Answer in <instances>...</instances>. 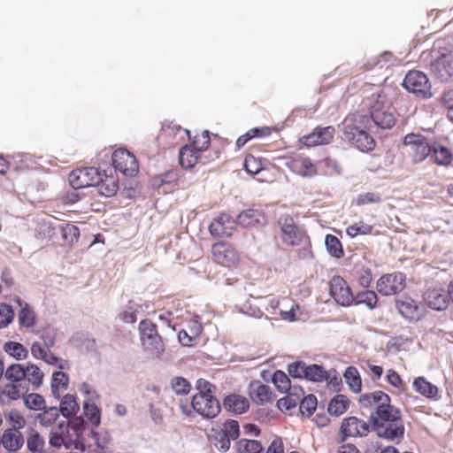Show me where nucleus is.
<instances>
[{
    "instance_id": "obj_1",
    "label": "nucleus",
    "mask_w": 453,
    "mask_h": 453,
    "mask_svg": "<svg viewBox=\"0 0 453 453\" xmlns=\"http://www.w3.org/2000/svg\"><path fill=\"white\" fill-rule=\"evenodd\" d=\"M371 127V119L368 115L360 112L349 114L342 121V133L345 139L364 152L375 148V141L368 134Z\"/></svg>"
},
{
    "instance_id": "obj_2",
    "label": "nucleus",
    "mask_w": 453,
    "mask_h": 453,
    "mask_svg": "<svg viewBox=\"0 0 453 453\" xmlns=\"http://www.w3.org/2000/svg\"><path fill=\"white\" fill-rule=\"evenodd\" d=\"M359 403L365 408H375L370 415V421L372 424L380 423L381 428L386 421L403 422L401 411L391 404L390 397L382 391L362 394Z\"/></svg>"
},
{
    "instance_id": "obj_3",
    "label": "nucleus",
    "mask_w": 453,
    "mask_h": 453,
    "mask_svg": "<svg viewBox=\"0 0 453 453\" xmlns=\"http://www.w3.org/2000/svg\"><path fill=\"white\" fill-rule=\"evenodd\" d=\"M371 125L382 129H390L395 124V118L391 111L392 103L385 90L380 89L373 93L368 104Z\"/></svg>"
},
{
    "instance_id": "obj_4",
    "label": "nucleus",
    "mask_w": 453,
    "mask_h": 453,
    "mask_svg": "<svg viewBox=\"0 0 453 453\" xmlns=\"http://www.w3.org/2000/svg\"><path fill=\"white\" fill-rule=\"evenodd\" d=\"M277 225L280 228V238L284 245L296 247L310 243L307 232L295 221L291 215H281L277 220Z\"/></svg>"
},
{
    "instance_id": "obj_5",
    "label": "nucleus",
    "mask_w": 453,
    "mask_h": 453,
    "mask_svg": "<svg viewBox=\"0 0 453 453\" xmlns=\"http://www.w3.org/2000/svg\"><path fill=\"white\" fill-rule=\"evenodd\" d=\"M407 149V157L413 165L424 162L431 154V145L426 137L420 134H407L403 140Z\"/></svg>"
},
{
    "instance_id": "obj_6",
    "label": "nucleus",
    "mask_w": 453,
    "mask_h": 453,
    "mask_svg": "<svg viewBox=\"0 0 453 453\" xmlns=\"http://www.w3.org/2000/svg\"><path fill=\"white\" fill-rule=\"evenodd\" d=\"M211 259L216 264L227 268L235 267L241 259L240 253L229 242L219 241L211 247Z\"/></svg>"
},
{
    "instance_id": "obj_7",
    "label": "nucleus",
    "mask_w": 453,
    "mask_h": 453,
    "mask_svg": "<svg viewBox=\"0 0 453 453\" xmlns=\"http://www.w3.org/2000/svg\"><path fill=\"white\" fill-rule=\"evenodd\" d=\"M403 87L421 98H430L433 95L427 76L420 71H410L403 82Z\"/></svg>"
},
{
    "instance_id": "obj_8",
    "label": "nucleus",
    "mask_w": 453,
    "mask_h": 453,
    "mask_svg": "<svg viewBox=\"0 0 453 453\" xmlns=\"http://www.w3.org/2000/svg\"><path fill=\"white\" fill-rule=\"evenodd\" d=\"M68 180L73 188L79 189L98 184L102 173L96 167L79 168L70 173Z\"/></svg>"
},
{
    "instance_id": "obj_9",
    "label": "nucleus",
    "mask_w": 453,
    "mask_h": 453,
    "mask_svg": "<svg viewBox=\"0 0 453 453\" xmlns=\"http://www.w3.org/2000/svg\"><path fill=\"white\" fill-rule=\"evenodd\" d=\"M329 294L342 306H350L354 303L351 288L346 280L340 275H335L330 280Z\"/></svg>"
},
{
    "instance_id": "obj_10",
    "label": "nucleus",
    "mask_w": 453,
    "mask_h": 453,
    "mask_svg": "<svg viewBox=\"0 0 453 453\" xmlns=\"http://www.w3.org/2000/svg\"><path fill=\"white\" fill-rule=\"evenodd\" d=\"M112 164L116 170L125 176H134L139 171V164L130 151L126 149L116 150L111 156Z\"/></svg>"
},
{
    "instance_id": "obj_11",
    "label": "nucleus",
    "mask_w": 453,
    "mask_h": 453,
    "mask_svg": "<svg viewBox=\"0 0 453 453\" xmlns=\"http://www.w3.org/2000/svg\"><path fill=\"white\" fill-rule=\"evenodd\" d=\"M191 407L193 411L208 419L217 417L221 410L220 403L214 395H195L191 401Z\"/></svg>"
},
{
    "instance_id": "obj_12",
    "label": "nucleus",
    "mask_w": 453,
    "mask_h": 453,
    "mask_svg": "<svg viewBox=\"0 0 453 453\" xmlns=\"http://www.w3.org/2000/svg\"><path fill=\"white\" fill-rule=\"evenodd\" d=\"M370 431V425L366 421L351 416L343 418L340 426L341 441H344L349 437H364Z\"/></svg>"
},
{
    "instance_id": "obj_13",
    "label": "nucleus",
    "mask_w": 453,
    "mask_h": 453,
    "mask_svg": "<svg viewBox=\"0 0 453 453\" xmlns=\"http://www.w3.org/2000/svg\"><path fill=\"white\" fill-rule=\"evenodd\" d=\"M405 286V276L402 273H393L382 275L376 283L377 291L383 296L396 295Z\"/></svg>"
},
{
    "instance_id": "obj_14",
    "label": "nucleus",
    "mask_w": 453,
    "mask_h": 453,
    "mask_svg": "<svg viewBox=\"0 0 453 453\" xmlns=\"http://www.w3.org/2000/svg\"><path fill=\"white\" fill-rule=\"evenodd\" d=\"M285 165L294 173L302 177H313L317 174V166L311 158L303 154H294L288 157Z\"/></svg>"
},
{
    "instance_id": "obj_15",
    "label": "nucleus",
    "mask_w": 453,
    "mask_h": 453,
    "mask_svg": "<svg viewBox=\"0 0 453 453\" xmlns=\"http://www.w3.org/2000/svg\"><path fill=\"white\" fill-rule=\"evenodd\" d=\"M237 224L231 215L223 212L214 218L209 225V232L211 235L217 238L231 237Z\"/></svg>"
},
{
    "instance_id": "obj_16",
    "label": "nucleus",
    "mask_w": 453,
    "mask_h": 453,
    "mask_svg": "<svg viewBox=\"0 0 453 453\" xmlns=\"http://www.w3.org/2000/svg\"><path fill=\"white\" fill-rule=\"evenodd\" d=\"M381 424H372L373 430L376 432L378 437L386 439L388 441H394L395 439L400 440L404 435V425L403 422H392L386 421L381 428Z\"/></svg>"
},
{
    "instance_id": "obj_17",
    "label": "nucleus",
    "mask_w": 453,
    "mask_h": 453,
    "mask_svg": "<svg viewBox=\"0 0 453 453\" xmlns=\"http://www.w3.org/2000/svg\"><path fill=\"white\" fill-rule=\"evenodd\" d=\"M236 221L245 228L262 226L266 223V216L260 209L249 208L238 214Z\"/></svg>"
},
{
    "instance_id": "obj_18",
    "label": "nucleus",
    "mask_w": 453,
    "mask_h": 453,
    "mask_svg": "<svg viewBox=\"0 0 453 453\" xmlns=\"http://www.w3.org/2000/svg\"><path fill=\"white\" fill-rule=\"evenodd\" d=\"M424 302L433 310L443 311L449 303V293L442 288H430L424 294Z\"/></svg>"
},
{
    "instance_id": "obj_19",
    "label": "nucleus",
    "mask_w": 453,
    "mask_h": 453,
    "mask_svg": "<svg viewBox=\"0 0 453 453\" xmlns=\"http://www.w3.org/2000/svg\"><path fill=\"white\" fill-rule=\"evenodd\" d=\"M334 128L331 126L317 127L307 135L303 136L302 141L308 147L328 144L334 137Z\"/></svg>"
},
{
    "instance_id": "obj_20",
    "label": "nucleus",
    "mask_w": 453,
    "mask_h": 453,
    "mask_svg": "<svg viewBox=\"0 0 453 453\" xmlns=\"http://www.w3.org/2000/svg\"><path fill=\"white\" fill-rule=\"evenodd\" d=\"M431 72L441 81H448L453 76L451 57L441 55L431 63Z\"/></svg>"
},
{
    "instance_id": "obj_21",
    "label": "nucleus",
    "mask_w": 453,
    "mask_h": 453,
    "mask_svg": "<svg viewBox=\"0 0 453 453\" xmlns=\"http://www.w3.org/2000/svg\"><path fill=\"white\" fill-rule=\"evenodd\" d=\"M25 443V439L20 431L16 429H5L0 435V445L11 452L19 450Z\"/></svg>"
},
{
    "instance_id": "obj_22",
    "label": "nucleus",
    "mask_w": 453,
    "mask_h": 453,
    "mask_svg": "<svg viewBox=\"0 0 453 453\" xmlns=\"http://www.w3.org/2000/svg\"><path fill=\"white\" fill-rule=\"evenodd\" d=\"M396 307L403 317L410 320H419L423 316L422 307L410 297L396 302Z\"/></svg>"
},
{
    "instance_id": "obj_23",
    "label": "nucleus",
    "mask_w": 453,
    "mask_h": 453,
    "mask_svg": "<svg viewBox=\"0 0 453 453\" xmlns=\"http://www.w3.org/2000/svg\"><path fill=\"white\" fill-rule=\"evenodd\" d=\"M28 390L27 385L7 383L0 386V403L9 404L12 401L24 396Z\"/></svg>"
},
{
    "instance_id": "obj_24",
    "label": "nucleus",
    "mask_w": 453,
    "mask_h": 453,
    "mask_svg": "<svg viewBox=\"0 0 453 453\" xmlns=\"http://www.w3.org/2000/svg\"><path fill=\"white\" fill-rule=\"evenodd\" d=\"M286 394L284 397L277 401V407L282 412L296 409L303 396L304 391L301 386H293L291 391Z\"/></svg>"
},
{
    "instance_id": "obj_25",
    "label": "nucleus",
    "mask_w": 453,
    "mask_h": 453,
    "mask_svg": "<svg viewBox=\"0 0 453 453\" xmlns=\"http://www.w3.org/2000/svg\"><path fill=\"white\" fill-rule=\"evenodd\" d=\"M15 303L20 308L18 313V322L20 327L30 328L36 324V314L34 309L19 297L15 298Z\"/></svg>"
},
{
    "instance_id": "obj_26",
    "label": "nucleus",
    "mask_w": 453,
    "mask_h": 453,
    "mask_svg": "<svg viewBox=\"0 0 453 453\" xmlns=\"http://www.w3.org/2000/svg\"><path fill=\"white\" fill-rule=\"evenodd\" d=\"M271 394L270 388L259 381H253L249 385L250 397L257 405L266 404L270 401Z\"/></svg>"
},
{
    "instance_id": "obj_27",
    "label": "nucleus",
    "mask_w": 453,
    "mask_h": 453,
    "mask_svg": "<svg viewBox=\"0 0 453 453\" xmlns=\"http://www.w3.org/2000/svg\"><path fill=\"white\" fill-rule=\"evenodd\" d=\"M223 406L234 414H242L248 411L250 403L246 397L233 394L224 398Z\"/></svg>"
},
{
    "instance_id": "obj_28",
    "label": "nucleus",
    "mask_w": 453,
    "mask_h": 453,
    "mask_svg": "<svg viewBox=\"0 0 453 453\" xmlns=\"http://www.w3.org/2000/svg\"><path fill=\"white\" fill-rule=\"evenodd\" d=\"M431 160L437 165L449 167L453 163L452 151L441 144L434 145L431 147Z\"/></svg>"
},
{
    "instance_id": "obj_29",
    "label": "nucleus",
    "mask_w": 453,
    "mask_h": 453,
    "mask_svg": "<svg viewBox=\"0 0 453 453\" xmlns=\"http://www.w3.org/2000/svg\"><path fill=\"white\" fill-rule=\"evenodd\" d=\"M293 378H304L313 382L328 380L330 372L326 370H288Z\"/></svg>"
},
{
    "instance_id": "obj_30",
    "label": "nucleus",
    "mask_w": 453,
    "mask_h": 453,
    "mask_svg": "<svg viewBox=\"0 0 453 453\" xmlns=\"http://www.w3.org/2000/svg\"><path fill=\"white\" fill-rule=\"evenodd\" d=\"M50 348H44L40 342H34L31 347L33 356L37 359L43 360L46 364L50 365H58V368H63V365L58 364L59 358L53 355Z\"/></svg>"
},
{
    "instance_id": "obj_31",
    "label": "nucleus",
    "mask_w": 453,
    "mask_h": 453,
    "mask_svg": "<svg viewBox=\"0 0 453 453\" xmlns=\"http://www.w3.org/2000/svg\"><path fill=\"white\" fill-rule=\"evenodd\" d=\"M200 157V153L190 145H184L179 152V161L183 168L190 169L194 167Z\"/></svg>"
},
{
    "instance_id": "obj_32",
    "label": "nucleus",
    "mask_w": 453,
    "mask_h": 453,
    "mask_svg": "<svg viewBox=\"0 0 453 453\" xmlns=\"http://www.w3.org/2000/svg\"><path fill=\"white\" fill-rule=\"evenodd\" d=\"M289 359V357H276L269 359L266 364L269 368H276L277 366H287V368H323L317 364L306 365V364L302 361L290 362Z\"/></svg>"
},
{
    "instance_id": "obj_33",
    "label": "nucleus",
    "mask_w": 453,
    "mask_h": 453,
    "mask_svg": "<svg viewBox=\"0 0 453 453\" xmlns=\"http://www.w3.org/2000/svg\"><path fill=\"white\" fill-rule=\"evenodd\" d=\"M412 386L416 392L430 399H434L439 392L438 388L426 380L424 377L416 378Z\"/></svg>"
},
{
    "instance_id": "obj_34",
    "label": "nucleus",
    "mask_w": 453,
    "mask_h": 453,
    "mask_svg": "<svg viewBox=\"0 0 453 453\" xmlns=\"http://www.w3.org/2000/svg\"><path fill=\"white\" fill-rule=\"evenodd\" d=\"M63 438L65 439V448L66 449H78L81 451L85 450L82 437L79 436L78 434H75L68 426H66L65 421L63 428Z\"/></svg>"
},
{
    "instance_id": "obj_35",
    "label": "nucleus",
    "mask_w": 453,
    "mask_h": 453,
    "mask_svg": "<svg viewBox=\"0 0 453 453\" xmlns=\"http://www.w3.org/2000/svg\"><path fill=\"white\" fill-rule=\"evenodd\" d=\"M349 406V401L344 395H336L329 402L327 412L331 416H341L347 411Z\"/></svg>"
},
{
    "instance_id": "obj_36",
    "label": "nucleus",
    "mask_w": 453,
    "mask_h": 453,
    "mask_svg": "<svg viewBox=\"0 0 453 453\" xmlns=\"http://www.w3.org/2000/svg\"><path fill=\"white\" fill-rule=\"evenodd\" d=\"M96 186L101 195L110 197L114 196L119 189V181L115 176L103 175L102 180Z\"/></svg>"
},
{
    "instance_id": "obj_37",
    "label": "nucleus",
    "mask_w": 453,
    "mask_h": 453,
    "mask_svg": "<svg viewBox=\"0 0 453 453\" xmlns=\"http://www.w3.org/2000/svg\"><path fill=\"white\" fill-rule=\"evenodd\" d=\"M26 442L31 453H42L45 446L44 438L34 428L28 430Z\"/></svg>"
},
{
    "instance_id": "obj_38",
    "label": "nucleus",
    "mask_w": 453,
    "mask_h": 453,
    "mask_svg": "<svg viewBox=\"0 0 453 453\" xmlns=\"http://www.w3.org/2000/svg\"><path fill=\"white\" fill-rule=\"evenodd\" d=\"M272 382L275 386L276 389L280 393L290 392L295 384L291 383V380L282 370H275L272 375Z\"/></svg>"
},
{
    "instance_id": "obj_39",
    "label": "nucleus",
    "mask_w": 453,
    "mask_h": 453,
    "mask_svg": "<svg viewBox=\"0 0 453 453\" xmlns=\"http://www.w3.org/2000/svg\"><path fill=\"white\" fill-rule=\"evenodd\" d=\"M143 349L153 357H159L165 351V346L160 335L141 341Z\"/></svg>"
},
{
    "instance_id": "obj_40",
    "label": "nucleus",
    "mask_w": 453,
    "mask_h": 453,
    "mask_svg": "<svg viewBox=\"0 0 453 453\" xmlns=\"http://www.w3.org/2000/svg\"><path fill=\"white\" fill-rule=\"evenodd\" d=\"M58 411L59 414L65 418H70L71 416L75 415L79 411V405L75 397L69 394L64 395L61 399Z\"/></svg>"
},
{
    "instance_id": "obj_41",
    "label": "nucleus",
    "mask_w": 453,
    "mask_h": 453,
    "mask_svg": "<svg viewBox=\"0 0 453 453\" xmlns=\"http://www.w3.org/2000/svg\"><path fill=\"white\" fill-rule=\"evenodd\" d=\"M298 406L299 412L302 417L310 418L318 406L317 397L312 394H310L306 396L303 395V396L300 399Z\"/></svg>"
},
{
    "instance_id": "obj_42",
    "label": "nucleus",
    "mask_w": 453,
    "mask_h": 453,
    "mask_svg": "<svg viewBox=\"0 0 453 453\" xmlns=\"http://www.w3.org/2000/svg\"><path fill=\"white\" fill-rule=\"evenodd\" d=\"M378 303L377 294L372 290H364L354 296L355 304H365L369 309H374Z\"/></svg>"
},
{
    "instance_id": "obj_43",
    "label": "nucleus",
    "mask_w": 453,
    "mask_h": 453,
    "mask_svg": "<svg viewBox=\"0 0 453 453\" xmlns=\"http://www.w3.org/2000/svg\"><path fill=\"white\" fill-rule=\"evenodd\" d=\"M325 243L328 253L332 257L341 258L344 256V250L342 242L336 236L330 234H326L325 238Z\"/></svg>"
},
{
    "instance_id": "obj_44",
    "label": "nucleus",
    "mask_w": 453,
    "mask_h": 453,
    "mask_svg": "<svg viewBox=\"0 0 453 453\" xmlns=\"http://www.w3.org/2000/svg\"><path fill=\"white\" fill-rule=\"evenodd\" d=\"M237 453H260L263 446L256 440L241 439L235 444Z\"/></svg>"
},
{
    "instance_id": "obj_45",
    "label": "nucleus",
    "mask_w": 453,
    "mask_h": 453,
    "mask_svg": "<svg viewBox=\"0 0 453 453\" xmlns=\"http://www.w3.org/2000/svg\"><path fill=\"white\" fill-rule=\"evenodd\" d=\"M83 414L91 422V424L97 427L101 423L100 410L95 403L89 400L83 403Z\"/></svg>"
},
{
    "instance_id": "obj_46",
    "label": "nucleus",
    "mask_w": 453,
    "mask_h": 453,
    "mask_svg": "<svg viewBox=\"0 0 453 453\" xmlns=\"http://www.w3.org/2000/svg\"><path fill=\"white\" fill-rule=\"evenodd\" d=\"M41 413L38 414L37 419L39 420L40 424L43 426H50L59 417V411L58 408L56 406L52 407H44Z\"/></svg>"
},
{
    "instance_id": "obj_47",
    "label": "nucleus",
    "mask_w": 453,
    "mask_h": 453,
    "mask_svg": "<svg viewBox=\"0 0 453 453\" xmlns=\"http://www.w3.org/2000/svg\"><path fill=\"white\" fill-rule=\"evenodd\" d=\"M23 402L32 411H42L46 406L44 398L36 393L24 394Z\"/></svg>"
},
{
    "instance_id": "obj_48",
    "label": "nucleus",
    "mask_w": 453,
    "mask_h": 453,
    "mask_svg": "<svg viewBox=\"0 0 453 453\" xmlns=\"http://www.w3.org/2000/svg\"><path fill=\"white\" fill-rule=\"evenodd\" d=\"M373 230V226L365 223L364 221H359L349 226L346 228V234L350 238H355L357 235H367L371 234Z\"/></svg>"
},
{
    "instance_id": "obj_49",
    "label": "nucleus",
    "mask_w": 453,
    "mask_h": 453,
    "mask_svg": "<svg viewBox=\"0 0 453 453\" xmlns=\"http://www.w3.org/2000/svg\"><path fill=\"white\" fill-rule=\"evenodd\" d=\"M4 350L17 360L25 359L27 356V350L19 342H7L4 345Z\"/></svg>"
},
{
    "instance_id": "obj_50",
    "label": "nucleus",
    "mask_w": 453,
    "mask_h": 453,
    "mask_svg": "<svg viewBox=\"0 0 453 453\" xmlns=\"http://www.w3.org/2000/svg\"><path fill=\"white\" fill-rule=\"evenodd\" d=\"M343 376L349 388L358 393L361 390L362 381L358 370H344Z\"/></svg>"
},
{
    "instance_id": "obj_51",
    "label": "nucleus",
    "mask_w": 453,
    "mask_h": 453,
    "mask_svg": "<svg viewBox=\"0 0 453 453\" xmlns=\"http://www.w3.org/2000/svg\"><path fill=\"white\" fill-rule=\"evenodd\" d=\"M14 311L10 304L0 303V329L7 327L14 319Z\"/></svg>"
},
{
    "instance_id": "obj_52",
    "label": "nucleus",
    "mask_w": 453,
    "mask_h": 453,
    "mask_svg": "<svg viewBox=\"0 0 453 453\" xmlns=\"http://www.w3.org/2000/svg\"><path fill=\"white\" fill-rule=\"evenodd\" d=\"M31 370H5L4 377L10 380V383L27 385V372Z\"/></svg>"
},
{
    "instance_id": "obj_53",
    "label": "nucleus",
    "mask_w": 453,
    "mask_h": 453,
    "mask_svg": "<svg viewBox=\"0 0 453 453\" xmlns=\"http://www.w3.org/2000/svg\"><path fill=\"white\" fill-rule=\"evenodd\" d=\"M244 167L249 173L257 174L264 169V164L260 157L249 154L245 157Z\"/></svg>"
},
{
    "instance_id": "obj_54",
    "label": "nucleus",
    "mask_w": 453,
    "mask_h": 453,
    "mask_svg": "<svg viewBox=\"0 0 453 453\" xmlns=\"http://www.w3.org/2000/svg\"><path fill=\"white\" fill-rule=\"evenodd\" d=\"M211 143V139L208 131H203L200 134L194 137L190 146L199 153L205 151Z\"/></svg>"
},
{
    "instance_id": "obj_55",
    "label": "nucleus",
    "mask_w": 453,
    "mask_h": 453,
    "mask_svg": "<svg viewBox=\"0 0 453 453\" xmlns=\"http://www.w3.org/2000/svg\"><path fill=\"white\" fill-rule=\"evenodd\" d=\"M139 330L141 334V341L159 335L157 333V326L148 319H144L140 322Z\"/></svg>"
},
{
    "instance_id": "obj_56",
    "label": "nucleus",
    "mask_w": 453,
    "mask_h": 453,
    "mask_svg": "<svg viewBox=\"0 0 453 453\" xmlns=\"http://www.w3.org/2000/svg\"><path fill=\"white\" fill-rule=\"evenodd\" d=\"M7 418L9 424L12 426L9 429H16L20 431V429L24 428L26 426L25 418L17 409L11 410L7 415Z\"/></svg>"
},
{
    "instance_id": "obj_57",
    "label": "nucleus",
    "mask_w": 453,
    "mask_h": 453,
    "mask_svg": "<svg viewBox=\"0 0 453 453\" xmlns=\"http://www.w3.org/2000/svg\"><path fill=\"white\" fill-rule=\"evenodd\" d=\"M171 387L177 395H187L191 389L190 383L183 377H174L171 381Z\"/></svg>"
},
{
    "instance_id": "obj_58",
    "label": "nucleus",
    "mask_w": 453,
    "mask_h": 453,
    "mask_svg": "<svg viewBox=\"0 0 453 453\" xmlns=\"http://www.w3.org/2000/svg\"><path fill=\"white\" fill-rule=\"evenodd\" d=\"M214 445L221 452H226L230 449L231 439L227 434L220 430L214 434Z\"/></svg>"
},
{
    "instance_id": "obj_59",
    "label": "nucleus",
    "mask_w": 453,
    "mask_h": 453,
    "mask_svg": "<svg viewBox=\"0 0 453 453\" xmlns=\"http://www.w3.org/2000/svg\"><path fill=\"white\" fill-rule=\"evenodd\" d=\"M63 428L64 421L58 424V426L56 430H53L50 433L49 442L50 446L54 448H60L62 446L65 447V439L63 438Z\"/></svg>"
},
{
    "instance_id": "obj_60",
    "label": "nucleus",
    "mask_w": 453,
    "mask_h": 453,
    "mask_svg": "<svg viewBox=\"0 0 453 453\" xmlns=\"http://www.w3.org/2000/svg\"><path fill=\"white\" fill-rule=\"evenodd\" d=\"M89 435L94 439L96 447L102 449L108 446L111 439L109 432L107 431L96 432L91 430Z\"/></svg>"
},
{
    "instance_id": "obj_61",
    "label": "nucleus",
    "mask_w": 453,
    "mask_h": 453,
    "mask_svg": "<svg viewBox=\"0 0 453 453\" xmlns=\"http://www.w3.org/2000/svg\"><path fill=\"white\" fill-rule=\"evenodd\" d=\"M219 430L225 432L231 440H236L240 435L239 423L234 419L226 420L223 429Z\"/></svg>"
},
{
    "instance_id": "obj_62",
    "label": "nucleus",
    "mask_w": 453,
    "mask_h": 453,
    "mask_svg": "<svg viewBox=\"0 0 453 453\" xmlns=\"http://www.w3.org/2000/svg\"><path fill=\"white\" fill-rule=\"evenodd\" d=\"M56 330L50 326H44L41 331V338L47 348H50L55 344Z\"/></svg>"
},
{
    "instance_id": "obj_63",
    "label": "nucleus",
    "mask_w": 453,
    "mask_h": 453,
    "mask_svg": "<svg viewBox=\"0 0 453 453\" xmlns=\"http://www.w3.org/2000/svg\"><path fill=\"white\" fill-rule=\"evenodd\" d=\"M68 383L67 375L62 371H56L52 374L51 390L55 394L59 387H66Z\"/></svg>"
},
{
    "instance_id": "obj_64",
    "label": "nucleus",
    "mask_w": 453,
    "mask_h": 453,
    "mask_svg": "<svg viewBox=\"0 0 453 453\" xmlns=\"http://www.w3.org/2000/svg\"><path fill=\"white\" fill-rule=\"evenodd\" d=\"M64 238L70 243L77 242L80 237V229L78 226L67 224L62 227Z\"/></svg>"
}]
</instances>
